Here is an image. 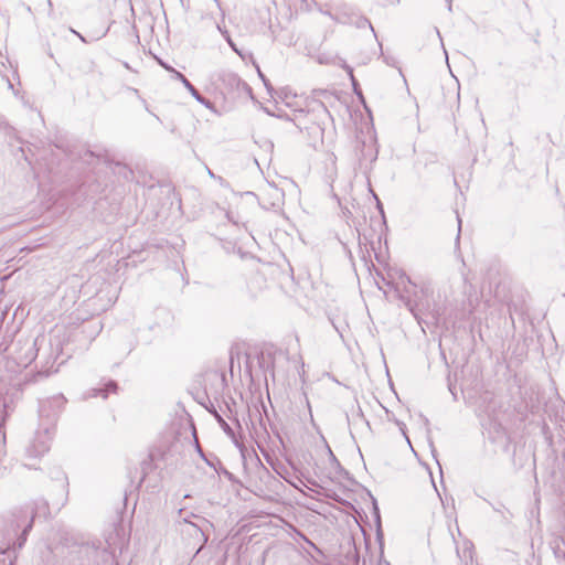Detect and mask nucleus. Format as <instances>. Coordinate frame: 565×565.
I'll use <instances>...</instances> for the list:
<instances>
[{"label":"nucleus","instance_id":"4468645a","mask_svg":"<svg viewBox=\"0 0 565 565\" xmlns=\"http://www.w3.org/2000/svg\"><path fill=\"white\" fill-rule=\"evenodd\" d=\"M224 33L226 34V38H225V39H226V41L228 42V44L231 45V47H232L235 52H237V53H238V51H237V49L235 47V44L233 43V41H232V39H231V36H230L228 32H227V31H225Z\"/></svg>","mask_w":565,"mask_h":565},{"label":"nucleus","instance_id":"aec40b11","mask_svg":"<svg viewBox=\"0 0 565 565\" xmlns=\"http://www.w3.org/2000/svg\"><path fill=\"white\" fill-rule=\"evenodd\" d=\"M209 175L214 177V174L211 170H209Z\"/></svg>","mask_w":565,"mask_h":565},{"label":"nucleus","instance_id":"dca6fc26","mask_svg":"<svg viewBox=\"0 0 565 565\" xmlns=\"http://www.w3.org/2000/svg\"><path fill=\"white\" fill-rule=\"evenodd\" d=\"M73 33H75L83 42H85V39L83 35H81L78 32H76L75 30H71Z\"/></svg>","mask_w":565,"mask_h":565},{"label":"nucleus","instance_id":"6e6552de","mask_svg":"<svg viewBox=\"0 0 565 565\" xmlns=\"http://www.w3.org/2000/svg\"><path fill=\"white\" fill-rule=\"evenodd\" d=\"M278 96L287 106H290V100L296 97V94H294L289 88L284 87L278 92Z\"/></svg>","mask_w":565,"mask_h":565},{"label":"nucleus","instance_id":"7ed1b4c3","mask_svg":"<svg viewBox=\"0 0 565 565\" xmlns=\"http://www.w3.org/2000/svg\"><path fill=\"white\" fill-rule=\"evenodd\" d=\"M54 428L50 426H41L35 433L34 438L26 447V455L30 458H38L46 454L51 447Z\"/></svg>","mask_w":565,"mask_h":565},{"label":"nucleus","instance_id":"9b49d317","mask_svg":"<svg viewBox=\"0 0 565 565\" xmlns=\"http://www.w3.org/2000/svg\"><path fill=\"white\" fill-rule=\"evenodd\" d=\"M116 390H117V384L115 382H109L105 386V388L94 390V392H95L94 396H97L98 393H103V397L106 398L108 392H116Z\"/></svg>","mask_w":565,"mask_h":565},{"label":"nucleus","instance_id":"2eb2a0df","mask_svg":"<svg viewBox=\"0 0 565 565\" xmlns=\"http://www.w3.org/2000/svg\"><path fill=\"white\" fill-rule=\"evenodd\" d=\"M160 64H161V65H162L167 71H170V72H172V73L174 74V71H175L174 68H172L171 66H169L168 64H164V63H162V62H160Z\"/></svg>","mask_w":565,"mask_h":565},{"label":"nucleus","instance_id":"f3484780","mask_svg":"<svg viewBox=\"0 0 565 565\" xmlns=\"http://www.w3.org/2000/svg\"><path fill=\"white\" fill-rule=\"evenodd\" d=\"M217 29L226 38V34L224 33L226 30H224V28H221L220 25H217Z\"/></svg>","mask_w":565,"mask_h":565},{"label":"nucleus","instance_id":"6ab92c4d","mask_svg":"<svg viewBox=\"0 0 565 565\" xmlns=\"http://www.w3.org/2000/svg\"><path fill=\"white\" fill-rule=\"evenodd\" d=\"M329 454H330V457H331L332 459H335V458H334L333 452H332L330 449H329Z\"/></svg>","mask_w":565,"mask_h":565},{"label":"nucleus","instance_id":"a211bd4d","mask_svg":"<svg viewBox=\"0 0 565 565\" xmlns=\"http://www.w3.org/2000/svg\"><path fill=\"white\" fill-rule=\"evenodd\" d=\"M339 20H340V22H342V23H349V22H351L350 20H345V19H339Z\"/></svg>","mask_w":565,"mask_h":565},{"label":"nucleus","instance_id":"20e7f679","mask_svg":"<svg viewBox=\"0 0 565 565\" xmlns=\"http://www.w3.org/2000/svg\"><path fill=\"white\" fill-rule=\"evenodd\" d=\"M128 540L125 534L114 529L106 537V551L111 555L113 558L117 557V554H121L126 548Z\"/></svg>","mask_w":565,"mask_h":565},{"label":"nucleus","instance_id":"1a4fd4ad","mask_svg":"<svg viewBox=\"0 0 565 565\" xmlns=\"http://www.w3.org/2000/svg\"><path fill=\"white\" fill-rule=\"evenodd\" d=\"M49 513V505L47 502L44 500H41L36 503V508L33 514V518L43 515L45 516Z\"/></svg>","mask_w":565,"mask_h":565},{"label":"nucleus","instance_id":"9d476101","mask_svg":"<svg viewBox=\"0 0 565 565\" xmlns=\"http://www.w3.org/2000/svg\"><path fill=\"white\" fill-rule=\"evenodd\" d=\"M214 416H215L217 423L220 424V426L222 427V429L228 436H234V433H233V429L231 428V426L222 418V416L220 414H217V412H214Z\"/></svg>","mask_w":565,"mask_h":565},{"label":"nucleus","instance_id":"412c9836","mask_svg":"<svg viewBox=\"0 0 565 565\" xmlns=\"http://www.w3.org/2000/svg\"><path fill=\"white\" fill-rule=\"evenodd\" d=\"M458 225L461 226V220L458 217Z\"/></svg>","mask_w":565,"mask_h":565},{"label":"nucleus","instance_id":"0eeeda50","mask_svg":"<svg viewBox=\"0 0 565 565\" xmlns=\"http://www.w3.org/2000/svg\"><path fill=\"white\" fill-rule=\"evenodd\" d=\"M563 545H564L563 540H555L554 545H553V551H554L555 557L559 562L565 563V548L563 547Z\"/></svg>","mask_w":565,"mask_h":565},{"label":"nucleus","instance_id":"423d86ee","mask_svg":"<svg viewBox=\"0 0 565 565\" xmlns=\"http://www.w3.org/2000/svg\"><path fill=\"white\" fill-rule=\"evenodd\" d=\"M36 342H38V339L34 340L33 342H28L26 343L28 351H26L25 355L20 359V363L21 364L26 365L28 363L32 362L35 359V355H36V351H35Z\"/></svg>","mask_w":565,"mask_h":565},{"label":"nucleus","instance_id":"f257e3e1","mask_svg":"<svg viewBox=\"0 0 565 565\" xmlns=\"http://www.w3.org/2000/svg\"><path fill=\"white\" fill-rule=\"evenodd\" d=\"M406 281L409 286L414 287L412 291L407 286L403 287L402 299H405V305L408 310L413 313L415 319L420 323L426 319H431L433 321H437V313L433 308V295L428 288L416 289V286L413 285L409 277L403 278V281Z\"/></svg>","mask_w":565,"mask_h":565},{"label":"nucleus","instance_id":"ddd939ff","mask_svg":"<svg viewBox=\"0 0 565 565\" xmlns=\"http://www.w3.org/2000/svg\"><path fill=\"white\" fill-rule=\"evenodd\" d=\"M31 529V523L23 530L22 535L19 537L18 547L21 548L26 540V533Z\"/></svg>","mask_w":565,"mask_h":565},{"label":"nucleus","instance_id":"f03ea898","mask_svg":"<svg viewBox=\"0 0 565 565\" xmlns=\"http://www.w3.org/2000/svg\"><path fill=\"white\" fill-rule=\"evenodd\" d=\"M66 399L62 395H55L43 401L40 404V425L41 426H50L54 428L57 416L62 412Z\"/></svg>","mask_w":565,"mask_h":565},{"label":"nucleus","instance_id":"39448f33","mask_svg":"<svg viewBox=\"0 0 565 565\" xmlns=\"http://www.w3.org/2000/svg\"><path fill=\"white\" fill-rule=\"evenodd\" d=\"M174 78L179 79L189 93L201 104H205V99L200 95L198 89L188 81V78L178 71H174Z\"/></svg>","mask_w":565,"mask_h":565},{"label":"nucleus","instance_id":"f8f14e48","mask_svg":"<svg viewBox=\"0 0 565 565\" xmlns=\"http://www.w3.org/2000/svg\"><path fill=\"white\" fill-rule=\"evenodd\" d=\"M354 23L358 28L369 26L371 29V31H374L371 22L364 17H358L356 20L354 21Z\"/></svg>","mask_w":565,"mask_h":565}]
</instances>
